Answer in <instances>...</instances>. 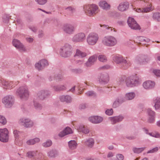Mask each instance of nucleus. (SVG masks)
Instances as JSON below:
<instances>
[{
    "label": "nucleus",
    "mask_w": 160,
    "mask_h": 160,
    "mask_svg": "<svg viewBox=\"0 0 160 160\" xmlns=\"http://www.w3.org/2000/svg\"><path fill=\"white\" fill-rule=\"evenodd\" d=\"M72 71L75 73H81L82 72V70L80 68L73 69Z\"/></svg>",
    "instance_id": "obj_60"
},
{
    "label": "nucleus",
    "mask_w": 160,
    "mask_h": 160,
    "mask_svg": "<svg viewBox=\"0 0 160 160\" xmlns=\"http://www.w3.org/2000/svg\"><path fill=\"white\" fill-rule=\"evenodd\" d=\"M136 97V94L133 92L126 93L124 95L125 101H131L133 99Z\"/></svg>",
    "instance_id": "obj_26"
},
{
    "label": "nucleus",
    "mask_w": 160,
    "mask_h": 160,
    "mask_svg": "<svg viewBox=\"0 0 160 160\" xmlns=\"http://www.w3.org/2000/svg\"><path fill=\"white\" fill-rule=\"evenodd\" d=\"M134 10L138 12L143 13V8H134Z\"/></svg>",
    "instance_id": "obj_64"
},
{
    "label": "nucleus",
    "mask_w": 160,
    "mask_h": 160,
    "mask_svg": "<svg viewBox=\"0 0 160 160\" xmlns=\"http://www.w3.org/2000/svg\"><path fill=\"white\" fill-rule=\"evenodd\" d=\"M158 150V147H156L151 150H148L147 152V153H153L157 152Z\"/></svg>",
    "instance_id": "obj_56"
},
{
    "label": "nucleus",
    "mask_w": 160,
    "mask_h": 160,
    "mask_svg": "<svg viewBox=\"0 0 160 160\" xmlns=\"http://www.w3.org/2000/svg\"><path fill=\"white\" fill-rule=\"evenodd\" d=\"M38 37L39 38H42L44 36L43 31L42 30H40L38 31Z\"/></svg>",
    "instance_id": "obj_59"
},
{
    "label": "nucleus",
    "mask_w": 160,
    "mask_h": 160,
    "mask_svg": "<svg viewBox=\"0 0 160 160\" xmlns=\"http://www.w3.org/2000/svg\"><path fill=\"white\" fill-rule=\"evenodd\" d=\"M84 62V60L83 59L78 60L76 61L75 63L76 64L80 65H82L83 64Z\"/></svg>",
    "instance_id": "obj_61"
},
{
    "label": "nucleus",
    "mask_w": 160,
    "mask_h": 160,
    "mask_svg": "<svg viewBox=\"0 0 160 160\" xmlns=\"http://www.w3.org/2000/svg\"><path fill=\"white\" fill-rule=\"evenodd\" d=\"M85 126L84 125L82 124H79L75 126V128H76L78 132H82Z\"/></svg>",
    "instance_id": "obj_42"
},
{
    "label": "nucleus",
    "mask_w": 160,
    "mask_h": 160,
    "mask_svg": "<svg viewBox=\"0 0 160 160\" xmlns=\"http://www.w3.org/2000/svg\"><path fill=\"white\" fill-rule=\"evenodd\" d=\"M81 132H82L85 134H87L89 133V130L87 128L85 127Z\"/></svg>",
    "instance_id": "obj_62"
},
{
    "label": "nucleus",
    "mask_w": 160,
    "mask_h": 160,
    "mask_svg": "<svg viewBox=\"0 0 160 160\" xmlns=\"http://www.w3.org/2000/svg\"><path fill=\"white\" fill-rule=\"evenodd\" d=\"M68 144L70 149L75 150L77 148L78 144L75 140H71L68 142Z\"/></svg>",
    "instance_id": "obj_29"
},
{
    "label": "nucleus",
    "mask_w": 160,
    "mask_h": 160,
    "mask_svg": "<svg viewBox=\"0 0 160 160\" xmlns=\"http://www.w3.org/2000/svg\"><path fill=\"white\" fill-rule=\"evenodd\" d=\"M62 29L65 33L71 35L74 33L75 28L73 25L70 23H66L63 25Z\"/></svg>",
    "instance_id": "obj_9"
},
{
    "label": "nucleus",
    "mask_w": 160,
    "mask_h": 160,
    "mask_svg": "<svg viewBox=\"0 0 160 160\" xmlns=\"http://www.w3.org/2000/svg\"><path fill=\"white\" fill-rule=\"evenodd\" d=\"M66 10L70 14L72 13L75 11L74 8L71 7H68L67 8Z\"/></svg>",
    "instance_id": "obj_51"
},
{
    "label": "nucleus",
    "mask_w": 160,
    "mask_h": 160,
    "mask_svg": "<svg viewBox=\"0 0 160 160\" xmlns=\"http://www.w3.org/2000/svg\"><path fill=\"white\" fill-rule=\"evenodd\" d=\"M116 100L120 105L126 101L124 98L121 97H119L117 98Z\"/></svg>",
    "instance_id": "obj_44"
},
{
    "label": "nucleus",
    "mask_w": 160,
    "mask_h": 160,
    "mask_svg": "<svg viewBox=\"0 0 160 160\" xmlns=\"http://www.w3.org/2000/svg\"><path fill=\"white\" fill-rule=\"evenodd\" d=\"M58 152L56 150H52L48 152V156L50 157H55L58 155Z\"/></svg>",
    "instance_id": "obj_33"
},
{
    "label": "nucleus",
    "mask_w": 160,
    "mask_h": 160,
    "mask_svg": "<svg viewBox=\"0 0 160 160\" xmlns=\"http://www.w3.org/2000/svg\"><path fill=\"white\" fill-rule=\"evenodd\" d=\"M50 94V92L46 89L42 90L39 91L37 93L38 99L43 100Z\"/></svg>",
    "instance_id": "obj_17"
},
{
    "label": "nucleus",
    "mask_w": 160,
    "mask_h": 160,
    "mask_svg": "<svg viewBox=\"0 0 160 160\" xmlns=\"http://www.w3.org/2000/svg\"><path fill=\"white\" fill-rule=\"evenodd\" d=\"M10 16L8 15H4L2 17L3 21L5 23H8L10 19Z\"/></svg>",
    "instance_id": "obj_46"
},
{
    "label": "nucleus",
    "mask_w": 160,
    "mask_h": 160,
    "mask_svg": "<svg viewBox=\"0 0 160 160\" xmlns=\"http://www.w3.org/2000/svg\"><path fill=\"white\" fill-rule=\"evenodd\" d=\"M98 59L100 61L103 62H106L107 61V58L106 56L102 55H99Z\"/></svg>",
    "instance_id": "obj_41"
},
{
    "label": "nucleus",
    "mask_w": 160,
    "mask_h": 160,
    "mask_svg": "<svg viewBox=\"0 0 160 160\" xmlns=\"http://www.w3.org/2000/svg\"><path fill=\"white\" fill-rule=\"evenodd\" d=\"M86 35L83 32H79L74 35L72 37V41L75 43L83 42L85 39Z\"/></svg>",
    "instance_id": "obj_13"
},
{
    "label": "nucleus",
    "mask_w": 160,
    "mask_h": 160,
    "mask_svg": "<svg viewBox=\"0 0 160 160\" xmlns=\"http://www.w3.org/2000/svg\"><path fill=\"white\" fill-rule=\"evenodd\" d=\"M116 157L117 160H124V155L118 153L116 154Z\"/></svg>",
    "instance_id": "obj_45"
},
{
    "label": "nucleus",
    "mask_w": 160,
    "mask_h": 160,
    "mask_svg": "<svg viewBox=\"0 0 160 160\" xmlns=\"http://www.w3.org/2000/svg\"><path fill=\"white\" fill-rule=\"evenodd\" d=\"M155 82L151 80H147L142 83V87L144 89L147 90H150L153 89L155 86Z\"/></svg>",
    "instance_id": "obj_18"
},
{
    "label": "nucleus",
    "mask_w": 160,
    "mask_h": 160,
    "mask_svg": "<svg viewBox=\"0 0 160 160\" xmlns=\"http://www.w3.org/2000/svg\"><path fill=\"white\" fill-rule=\"evenodd\" d=\"M145 148H136L134 147L132 148V151L135 153H139L141 152L145 149Z\"/></svg>",
    "instance_id": "obj_38"
},
{
    "label": "nucleus",
    "mask_w": 160,
    "mask_h": 160,
    "mask_svg": "<svg viewBox=\"0 0 160 160\" xmlns=\"http://www.w3.org/2000/svg\"><path fill=\"white\" fill-rule=\"evenodd\" d=\"M64 131L66 135L72 133V129L69 127H67L64 129Z\"/></svg>",
    "instance_id": "obj_49"
},
{
    "label": "nucleus",
    "mask_w": 160,
    "mask_h": 160,
    "mask_svg": "<svg viewBox=\"0 0 160 160\" xmlns=\"http://www.w3.org/2000/svg\"><path fill=\"white\" fill-rule=\"evenodd\" d=\"M160 15V13L156 12L153 13L152 18L153 19L157 20L158 21L159 16Z\"/></svg>",
    "instance_id": "obj_54"
},
{
    "label": "nucleus",
    "mask_w": 160,
    "mask_h": 160,
    "mask_svg": "<svg viewBox=\"0 0 160 160\" xmlns=\"http://www.w3.org/2000/svg\"><path fill=\"white\" fill-rule=\"evenodd\" d=\"M129 3L127 2H123L121 3L118 7V10L123 12L126 10L129 7Z\"/></svg>",
    "instance_id": "obj_24"
},
{
    "label": "nucleus",
    "mask_w": 160,
    "mask_h": 160,
    "mask_svg": "<svg viewBox=\"0 0 160 160\" xmlns=\"http://www.w3.org/2000/svg\"><path fill=\"white\" fill-rule=\"evenodd\" d=\"M152 73L156 76L160 77V70L158 69H153Z\"/></svg>",
    "instance_id": "obj_52"
},
{
    "label": "nucleus",
    "mask_w": 160,
    "mask_h": 160,
    "mask_svg": "<svg viewBox=\"0 0 160 160\" xmlns=\"http://www.w3.org/2000/svg\"><path fill=\"white\" fill-rule=\"evenodd\" d=\"M72 47L69 44L65 43L60 48L59 53L60 55L64 58L69 57L72 54Z\"/></svg>",
    "instance_id": "obj_2"
},
{
    "label": "nucleus",
    "mask_w": 160,
    "mask_h": 160,
    "mask_svg": "<svg viewBox=\"0 0 160 160\" xmlns=\"http://www.w3.org/2000/svg\"><path fill=\"white\" fill-rule=\"evenodd\" d=\"M12 44L13 46L21 52H26L27 51V49L24 45L17 39H13Z\"/></svg>",
    "instance_id": "obj_12"
},
{
    "label": "nucleus",
    "mask_w": 160,
    "mask_h": 160,
    "mask_svg": "<svg viewBox=\"0 0 160 160\" xmlns=\"http://www.w3.org/2000/svg\"><path fill=\"white\" fill-rule=\"evenodd\" d=\"M102 43L104 45L109 47L115 46L117 43L116 38L112 36L104 37L102 39Z\"/></svg>",
    "instance_id": "obj_4"
},
{
    "label": "nucleus",
    "mask_w": 160,
    "mask_h": 160,
    "mask_svg": "<svg viewBox=\"0 0 160 160\" xmlns=\"http://www.w3.org/2000/svg\"><path fill=\"white\" fill-rule=\"evenodd\" d=\"M59 99L62 102H65L66 103H69L72 102V99L70 95H62L60 96Z\"/></svg>",
    "instance_id": "obj_25"
},
{
    "label": "nucleus",
    "mask_w": 160,
    "mask_h": 160,
    "mask_svg": "<svg viewBox=\"0 0 160 160\" xmlns=\"http://www.w3.org/2000/svg\"><path fill=\"white\" fill-rule=\"evenodd\" d=\"M112 59L113 61L117 63H119L122 62L126 65H127L128 66H129L131 65V63L129 61L126 60L123 58V57L120 55L113 56Z\"/></svg>",
    "instance_id": "obj_11"
},
{
    "label": "nucleus",
    "mask_w": 160,
    "mask_h": 160,
    "mask_svg": "<svg viewBox=\"0 0 160 160\" xmlns=\"http://www.w3.org/2000/svg\"><path fill=\"white\" fill-rule=\"evenodd\" d=\"M40 140L39 138H36L33 139H31L28 140L26 142V144L28 145H33L36 143L39 142Z\"/></svg>",
    "instance_id": "obj_28"
},
{
    "label": "nucleus",
    "mask_w": 160,
    "mask_h": 160,
    "mask_svg": "<svg viewBox=\"0 0 160 160\" xmlns=\"http://www.w3.org/2000/svg\"><path fill=\"white\" fill-rule=\"evenodd\" d=\"M2 102L5 108H10L13 105L14 102V98L12 95H7L2 99Z\"/></svg>",
    "instance_id": "obj_7"
},
{
    "label": "nucleus",
    "mask_w": 160,
    "mask_h": 160,
    "mask_svg": "<svg viewBox=\"0 0 160 160\" xmlns=\"http://www.w3.org/2000/svg\"><path fill=\"white\" fill-rule=\"evenodd\" d=\"M16 95L22 100H27L29 96V92L28 88L24 86L20 87L16 91Z\"/></svg>",
    "instance_id": "obj_3"
},
{
    "label": "nucleus",
    "mask_w": 160,
    "mask_h": 160,
    "mask_svg": "<svg viewBox=\"0 0 160 160\" xmlns=\"http://www.w3.org/2000/svg\"><path fill=\"white\" fill-rule=\"evenodd\" d=\"M0 84L6 89L10 90L14 88L13 81H6L3 79L0 80Z\"/></svg>",
    "instance_id": "obj_16"
},
{
    "label": "nucleus",
    "mask_w": 160,
    "mask_h": 160,
    "mask_svg": "<svg viewBox=\"0 0 160 160\" xmlns=\"http://www.w3.org/2000/svg\"><path fill=\"white\" fill-rule=\"evenodd\" d=\"M127 23L129 27L132 29L134 30H139L140 29L139 25L137 23L134 18H132L129 17L127 21Z\"/></svg>",
    "instance_id": "obj_14"
},
{
    "label": "nucleus",
    "mask_w": 160,
    "mask_h": 160,
    "mask_svg": "<svg viewBox=\"0 0 160 160\" xmlns=\"http://www.w3.org/2000/svg\"><path fill=\"white\" fill-rule=\"evenodd\" d=\"M152 101L154 104L153 107L156 110L160 109V97H157L154 98Z\"/></svg>",
    "instance_id": "obj_27"
},
{
    "label": "nucleus",
    "mask_w": 160,
    "mask_h": 160,
    "mask_svg": "<svg viewBox=\"0 0 160 160\" xmlns=\"http://www.w3.org/2000/svg\"><path fill=\"white\" fill-rule=\"evenodd\" d=\"M29 28L34 32H36L37 31V28L34 26H30L29 27Z\"/></svg>",
    "instance_id": "obj_57"
},
{
    "label": "nucleus",
    "mask_w": 160,
    "mask_h": 160,
    "mask_svg": "<svg viewBox=\"0 0 160 160\" xmlns=\"http://www.w3.org/2000/svg\"><path fill=\"white\" fill-rule=\"evenodd\" d=\"M13 133L15 138V141L16 144H18L19 146L21 145L22 144V142H21L20 143L18 144L16 142L17 139H18L19 135L20 134V132L17 130H15L13 131Z\"/></svg>",
    "instance_id": "obj_35"
},
{
    "label": "nucleus",
    "mask_w": 160,
    "mask_h": 160,
    "mask_svg": "<svg viewBox=\"0 0 160 160\" xmlns=\"http://www.w3.org/2000/svg\"><path fill=\"white\" fill-rule=\"evenodd\" d=\"M86 94L88 96H95L96 94L93 91H89L86 93Z\"/></svg>",
    "instance_id": "obj_55"
},
{
    "label": "nucleus",
    "mask_w": 160,
    "mask_h": 160,
    "mask_svg": "<svg viewBox=\"0 0 160 160\" xmlns=\"http://www.w3.org/2000/svg\"><path fill=\"white\" fill-rule=\"evenodd\" d=\"M35 1L39 5H43L47 2L48 0H35Z\"/></svg>",
    "instance_id": "obj_50"
},
{
    "label": "nucleus",
    "mask_w": 160,
    "mask_h": 160,
    "mask_svg": "<svg viewBox=\"0 0 160 160\" xmlns=\"http://www.w3.org/2000/svg\"><path fill=\"white\" fill-rule=\"evenodd\" d=\"M66 135V134L64 131V130L60 132L58 134V136L61 137H62Z\"/></svg>",
    "instance_id": "obj_63"
},
{
    "label": "nucleus",
    "mask_w": 160,
    "mask_h": 160,
    "mask_svg": "<svg viewBox=\"0 0 160 160\" xmlns=\"http://www.w3.org/2000/svg\"><path fill=\"white\" fill-rule=\"evenodd\" d=\"M99 39V36L98 34L91 32L87 37L86 41L88 44L90 45H94L98 42Z\"/></svg>",
    "instance_id": "obj_8"
},
{
    "label": "nucleus",
    "mask_w": 160,
    "mask_h": 160,
    "mask_svg": "<svg viewBox=\"0 0 160 160\" xmlns=\"http://www.w3.org/2000/svg\"><path fill=\"white\" fill-rule=\"evenodd\" d=\"M103 118L101 116H93L89 118L88 120L93 124H98L102 122Z\"/></svg>",
    "instance_id": "obj_21"
},
{
    "label": "nucleus",
    "mask_w": 160,
    "mask_h": 160,
    "mask_svg": "<svg viewBox=\"0 0 160 160\" xmlns=\"http://www.w3.org/2000/svg\"><path fill=\"white\" fill-rule=\"evenodd\" d=\"M98 78L99 83L103 85L107 84L109 80V76L106 73H101L98 76Z\"/></svg>",
    "instance_id": "obj_15"
},
{
    "label": "nucleus",
    "mask_w": 160,
    "mask_h": 160,
    "mask_svg": "<svg viewBox=\"0 0 160 160\" xmlns=\"http://www.w3.org/2000/svg\"><path fill=\"white\" fill-rule=\"evenodd\" d=\"M7 128L0 129V141L3 142H7L9 140Z\"/></svg>",
    "instance_id": "obj_10"
},
{
    "label": "nucleus",
    "mask_w": 160,
    "mask_h": 160,
    "mask_svg": "<svg viewBox=\"0 0 160 160\" xmlns=\"http://www.w3.org/2000/svg\"><path fill=\"white\" fill-rule=\"evenodd\" d=\"M123 119V117L122 115L110 117L108 118L109 120L112 124H115L121 122Z\"/></svg>",
    "instance_id": "obj_22"
},
{
    "label": "nucleus",
    "mask_w": 160,
    "mask_h": 160,
    "mask_svg": "<svg viewBox=\"0 0 160 160\" xmlns=\"http://www.w3.org/2000/svg\"><path fill=\"white\" fill-rule=\"evenodd\" d=\"M126 86L128 88H133L138 86L140 84L139 78L136 75L131 76L125 80Z\"/></svg>",
    "instance_id": "obj_1"
},
{
    "label": "nucleus",
    "mask_w": 160,
    "mask_h": 160,
    "mask_svg": "<svg viewBox=\"0 0 160 160\" xmlns=\"http://www.w3.org/2000/svg\"><path fill=\"white\" fill-rule=\"evenodd\" d=\"M7 122V120L3 116L0 115V123L2 125H5Z\"/></svg>",
    "instance_id": "obj_43"
},
{
    "label": "nucleus",
    "mask_w": 160,
    "mask_h": 160,
    "mask_svg": "<svg viewBox=\"0 0 160 160\" xmlns=\"http://www.w3.org/2000/svg\"><path fill=\"white\" fill-rule=\"evenodd\" d=\"M18 123L26 128H31L34 125V122L32 120L29 118L26 117L20 118L18 121Z\"/></svg>",
    "instance_id": "obj_6"
},
{
    "label": "nucleus",
    "mask_w": 160,
    "mask_h": 160,
    "mask_svg": "<svg viewBox=\"0 0 160 160\" xmlns=\"http://www.w3.org/2000/svg\"><path fill=\"white\" fill-rule=\"evenodd\" d=\"M120 105L119 103L115 100L112 104V107L113 108H116L119 106Z\"/></svg>",
    "instance_id": "obj_58"
},
{
    "label": "nucleus",
    "mask_w": 160,
    "mask_h": 160,
    "mask_svg": "<svg viewBox=\"0 0 160 160\" xmlns=\"http://www.w3.org/2000/svg\"><path fill=\"white\" fill-rule=\"evenodd\" d=\"M94 142V140L92 138H89L85 142V144L89 148H92L93 147Z\"/></svg>",
    "instance_id": "obj_34"
},
{
    "label": "nucleus",
    "mask_w": 160,
    "mask_h": 160,
    "mask_svg": "<svg viewBox=\"0 0 160 160\" xmlns=\"http://www.w3.org/2000/svg\"><path fill=\"white\" fill-rule=\"evenodd\" d=\"M35 66L36 68L39 70H42L44 68L40 63V61L35 64Z\"/></svg>",
    "instance_id": "obj_47"
},
{
    "label": "nucleus",
    "mask_w": 160,
    "mask_h": 160,
    "mask_svg": "<svg viewBox=\"0 0 160 160\" xmlns=\"http://www.w3.org/2000/svg\"><path fill=\"white\" fill-rule=\"evenodd\" d=\"M154 9V8L152 7L151 5H149L148 7H147L144 8H143V12H144L147 13L150 11H152Z\"/></svg>",
    "instance_id": "obj_40"
},
{
    "label": "nucleus",
    "mask_w": 160,
    "mask_h": 160,
    "mask_svg": "<svg viewBox=\"0 0 160 160\" xmlns=\"http://www.w3.org/2000/svg\"><path fill=\"white\" fill-rule=\"evenodd\" d=\"M52 142L50 140H48L42 144V146L47 148L50 146L52 144Z\"/></svg>",
    "instance_id": "obj_39"
},
{
    "label": "nucleus",
    "mask_w": 160,
    "mask_h": 160,
    "mask_svg": "<svg viewBox=\"0 0 160 160\" xmlns=\"http://www.w3.org/2000/svg\"><path fill=\"white\" fill-rule=\"evenodd\" d=\"M137 40L141 42H148L150 41V39L146 37L142 36L138 37L136 38Z\"/></svg>",
    "instance_id": "obj_37"
},
{
    "label": "nucleus",
    "mask_w": 160,
    "mask_h": 160,
    "mask_svg": "<svg viewBox=\"0 0 160 160\" xmlns=\"http://www.w3.org/2000/svg\"><path fill=\"white\" fill-rule=\"evenodd\" d=\"M40 62L43 68L48 65V61L45 59H42L40 60Z\"/></svg>",
    "instance_id": "obj_48"
},
{
    "label": "nucleus",
    "mask_w": 160,
    "mask_h": 160,
    "mask_svg": "<svg viewBox=\"0 0 160 160\" xmlns=\"http://www.w3.org/2000/svg\"><path fill=\"white\" fill-rule=\"evenodd\" d=\"M98 56L94 54L90 56L88 59L87 61L84 63V66L86 67H90L94 64L97 61Z\"/></svg>",
    "instance_id": "obj_19"
},
{
    "label": "nucleus",
    "mask_w": 160,
    "mask_h": 160,
    "mask_svg": "<svg viewBox=\"0 0 160 160\" xmlns=\"http://www.w3.org/2000/svg\"><path fill=\"white\" fill-rule=\"evenodd\" d=\"M52 88L55 91H60L65 90L66 89V86L64 85H54L52 86Z\"/></svg>",
    "instance_id": "obj_31"
},
{
    "label": "nucleus",
    "mask_w": 160,
    "mask_h": 160,
    "mask_svg": "<svg viewBox=\"0 0 160 160\" xmlns=\"http://www.w3.org/2000/svg\"><path fill=\"white\" fill-rule=\"evenodd\" d=\"M105 113L108 116L112 115L113 113V110L112 108L107 109L106 110Z\"/></svg>",
    "instance_id": "obj_53"
},
{
    "label": "nucleus",
    "mask_w": 160,
    "mask_h": 160,
    "mask_svg": "<svg viewBox=\"0 0 160 160\" xmlns=\"http://www.w3.org/2000/svg\"><path fill=\"white\" fill-rule=\"evenodd\" d=\"M37 152L36 151H30L27 152V155L29 158H32L36 156Z\"/></svg>",
    "instance_id": "obj_36"
},
{
    "label": "nucleus",
    "mask_w": 160,
    "mask_h": 160,
    "mask_svg": "<svg viewBox=\"0 0 160 160\" xmlns=\"http://www.w3.org/2000/svg\"><path fill=\"white\" fill-rule=\"evenodd\" d=\"M147 113L148 115V122L150 123H153L155 120V112L150 108H148L147 110Z\"/></svg>",
    "instance_id": "obj_20"
},
{
    "label": "nucleus",
    "mask_w": 160,
    "mask_h": 160,
    "mask_svg": "<svg viewBox=\"0 0 160 160\" xmlns=\"http://www.w3.org/2000/svg\"><path fill=\"white\" fill-rule=\"evenodd\" d=\"M33 105L34 108L37 110H40L42 108V105L37 101L36 99L34 98L33 100Z\"/></svg>",
    "instance_id": "obj_32"
},
{
    "label": "nucleus",
    "mask_w": 160,
    "mask_h": 160,
    "mask_svg": "<svg viewBox=\"0 0 160 160\" xmlns=\"http://www.w3.org/2000/svg\"><path fill=\"white\" fill-rule=\"evenodd\" d=\"M98 6L94 4L86 5L83 7L85 13L89 16L96 14L98 12Z\"/></svg>",
    "instance_id": "obj_5"
},
{
    "label": "nucleus",
    "mask_w": 160,
    "mask_h": 160,
    "mask_svg": "<svg viewBox=\"0 0 160 160\" xmlns=\"http://www.w3.org/2000/svg\"><path fill=\"white\" fill-rule=\"evenodd\" d=\"M87 56V53L85 52H82L79 49H77L76 52L74 55V57L78 56L80 58H84Z\"/></svg>",
    "instance_id": "obj_30"
},
{
    "label": "nucleus",
    "mask_w": 160,
    "mask_h": 160,
    "mask_svg": "<svg viewBox=\"0 0 160 160\" xmlns=\"http://www.w3.org/2000/svg\"><path fill=\"white\" fill-rule=\"evenodd\" d=\"M99 6L103 9L108 10L110 9L111 6L107 2L104 0H101L99 2Z\"/></svg>",
    "instance_id": "obj_23"
}]
</instances>
